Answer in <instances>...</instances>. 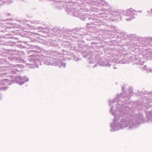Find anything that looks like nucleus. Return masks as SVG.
I'll use <instances>...</instances> for the list:
<instances>
[{"instance_id": "f257e3e1", "label": "nucleus", "mask_w": 152, "mask_h": 152, "mask_svg": "<svg viewBox=\"0 0 152 152\" xmlns=\"http://www.w3.org/2000/svg\"><path fill=\"white\" fill-rule=\"evenodd\" d=\"M134 12H135V11L133 10H128L127 11V16H133L134 15Z\"/></svg>"}, {"instance_id": "f03ea898", "label": "nucleus", "mask_w": 152, "mask_h": 152, "mask_svg": "<svg viewBox=\"0 0 152 152\" xmlns=\"http://www.w3.org/2000/svg\"><path fill=\"white\" fill-rule=\"evenodd\" d=\"M150 12V13H152V10H151V11L150 12Z\"/></svg>"}]
</instances>
